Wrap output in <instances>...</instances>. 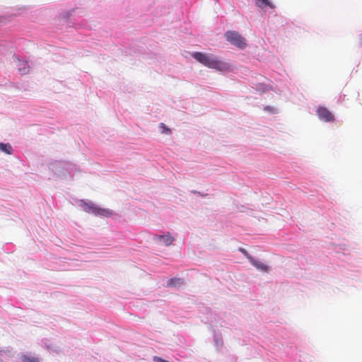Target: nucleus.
<instances>
[{
  "mask_svg": "<svg viewBox=\"0 0 362 362\" xmlns=\"http://www.w3.org/2000/svg\"><path fill=\"white\" fill-rule=\"evenodd\" d=\"M256 4L260 8H265L267 6L274 8V6L269 0H256Z\"/></svg>",
  "mask_w": 362,
  "mask_h": 362,
  "instance_id": "nucleus-8",
  "label": "nucleus"
},
{
  "mask_svg": "<svg viewBox=\"0 0 362 362\" xmlns=\"http://www.w3.org/2000/svg\"><path fill=\"white\" fill-rule=\"evenodd\" d=\"M319 118L325 122H332L334 119V115L326 107H320L317 110Z\"/></svg>",
  "mask_w": 362,
  "mask_h": 362,
  "instance_id": "nucleus-4",
  "label": "nucleus"
},
{
  "mask_svg": "<svg viewBox=\"0 0 362 362\" xmlns=\"http://www.w3.org/2000/svg\"><path fill=\"white\" fill-rule=\"evenodd\" d=\"M358 44L362 47V33L358 36L357 39Z\"/></svg>",
  "mask_w": 362,
  "mask_h": 362,
  "instance_id": "nucleus-14",
  "label": "nucleus"
},
{
  "mask_svg": "<svg viewBox=\"0 0 362 362\" xmlns=\"http://www.w3.org/2000/svg\"><path fill=\"white\" fill-rule=\"evenodd\" d=\"M153 240L156 242L163 243L165 246H169L175 240V238L170 235V233L168 232L165 235H155Z\"/></svg>",
  "mask_w": 362,
  "mask_h": 362,
  "instance_id": "nucleus-5",
  "label": "nucleus"
},
{
  "mask_svg": "<svg viewBox=\"0 0 362 362\" xmlns=\"http://www.w3.org/2000/svg\"><path fill=\"white\" fill-rule=\"evenodd\" d=\"M153 360H154L155 362H168V361L164 360V359H163V358H161L160 357H158V356H155Z\"/></svg>",
  "mask_w": 362,
  "mask_h": 362,
  "instance_id": "nucleus-13",
  "label": "nucleus"
},
{
  "mask_svg": "<svg viewBox=\"0 0 362 362\" xmlns=\"http://www.w3.org/2000/svg\"><path fill=\"white\" fill-rule=\"evenodd\" d=\"M81 206L86 212L91 213L96 216L107 217L112 215V212L108 209L99 208L92 203L83 202Z\"/></svg>",
  "mask_w": 362,
  "mask_h": 362,
  "instance_id": "nucleus-3",
  "label": "nucleus"
},
{
  "mask_svg": "<svg viewBox=\"0 0 362 362\" xmlns=\"http://www.w3.org/2000/svg\"><path fill=\"white\" fill-rule=\"evenodd\" d=\"M183 280L180 278H171L168 280L167 285L168 286H180L182 285Z\"/></svg>",
  "mask_w": 362,
  "mask_h": 362,
  "instance_id": "nucleus-7",
  "label": "nucleus"
},
{
  "mask_svg": "<svg viewBox=\"0 0 362 362\" xmlns=\"http://www.w3.org/2000/svg\"><path fill=\"white\" fill-rule=\"evenodd\" d=\"M159 127L160 129H162V133H164L166 134H171V130L169 128H168L163 123H160Z\"/></svg>",
  "mask_w": 362,
  "mask_h": 362,
  "instance_id": "nucleus-11",
  "label": "nucleus"
},
{
  "mask_svg": "<svg viewBox=\"0 0 362 362\" xmlns=\"http://www.w3.org/2000/svg\"><path fill=\"white\" fill-rule=\"evenodd\" d=\"M21 360L23 362H39V360L37 358H35L33 356H26V355L22 356Z\"/></svg>",
  "mask_w": 362,
  "mask_h": 362,
  "instance_id": "nucleus-10",
  "label": "nucleus"
},
{
  "mask_svg": "<svg viewBox=\"0 0 362 362\" xmlns=\"http://www.w3.org/2000/svg\"><path fill=\"white\" fill-rule=\"evenodd\" d=\"M249 261L257 269L262 271V272H268V270H269L268 267L266 264H264V263H262L259 261L255 259L253 257L250 258Z\"/></svg>",
  "mask_w": 362,
  "mask_h": 362,
  "instance_id": "nucleus-6",
  "label": "nucleus"
},
{
  "mask_svg": "<svg viewBox=\"0 0 362 362\" xmlns=\"http://www.w3.org/2000/svg\"><path fill=\"white\" fill-rule=\"evenodd\" d=\"M264 110H265L271 111V110H272V108H271L270 107L267 106V107H264Z\"/></svg>",
  "mask_w": 362,
  "mask_h": 362,
  "instance_id": "nucleus-15",
  "label": "nucleus"
},
{
  "mask_svg": "<svg viewBox=\"0 0 362 362\" xmlns=\"http://www.w3.org/2000/svg\"><path fill=\"white\" fill-rule=\"evenodd\" d=\"M192 55L197 62L210 69H214L218 71H224L228 69V65L226 63L218 60L212 54L196 52Z\"/></svg>",
  "mask_w": 362,
  "mask_h": 362,
  "instance_id": "nucleus-1",
  "label": "nucleus"
},
{
  "mask_svg": "<svg viewBox=\"0 0 362 362\" xmlns=\"http://www.w3.org/2000/svg\"><path fill=\"white\" fill-rule=\"evenodd\" d=\"M243 254L250 260V258H252L245 249H240Z\"/></svg>",
  "mask_w": 362,
  "mask_h": 362,
  "instance_id": "nucleus-12",
  "label": "nucleus"
},
{
  "mask_svg": "<svg viewBox=\"0 0 362 362\" xmlns=\"http://www.w3.org/2000/svg\"><path fill=\"white\" fill-rule=\"evenodd\" d=\"M0 150L7 154H11L12 153V148L9 144L0 143Z\"/></svg>",
  "mask_w": 362,
  "mask_h": 362,
  "instance_id": "nucleus-9",
  "label": "nucleus"
},
{
  "mask_svg": "<svg viewBox=\"0 0 362 362\" xmlns=\"http://www.w3.org/2000/svg\"><path fill=\"white\" fill-rule=\"evenodd\" d=\"M225 37L227 41L240 49H244L246 47L245 38L235 31H227L225 33Z\"/></svg>",
  "mask_w": 362,
  "mask_h": 362,
  "instance_id": "nucleus-2",
  "label": "nucleus"
}]
</instances>
